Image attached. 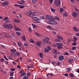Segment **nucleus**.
I'll return each instance as SVG.
<instances>
[{"mask_svg": "<svg viewBox=\"0 0 79 79\" xmlns=\"http://www.w3.org/2000/svg\"><path fill=\"white\" fill-rule=\"evenodd\" d=\"M56 45L57 46L58 49H61L63 48V44L61 42L57 43L56 44Z\"/></svg>", "mask_w": 79, "mask_h": 79, "instance_id": "f257e3e1", "label": "nucleus"}, {"mask_svg": "<svg viewBox=\"0 0 79 79\" xmlns=\"http://www.w3.org/2000/svg\"><path fill=\"white\" fill-rule=\"evenodd\" d=\"M50 39L49 38L46 37L43 40V41L44 44H48V40ZM49 44H51V43L50 42H49Z\"/></svg>", "mask_w": 79, "mask_h": 79, "instance_id": "f03ea898", "label": "nucleus"}, {"mask_svg": "<svg viewBox=\"0 0 79 79\" xmlns=\"http://www.w3.org/2000/svg\"><path fill=\"white\" fill-rule=\"evenodd\" d=\"M61 2L59 0H55L54 1V5H55L56 6H58L60 5Z\"/></svg>", "mask_w": 79, "mask_h": 79, "instance_id": "7ed1b4c3", "label": "nucleus"}, {"mask_svg": "<svg viewBox=\"0 0 79 79\" xmlns=\"http://www.w3.org/2000/svg\"><path fill=\"white\" fill-rule=\"evenodd\" d=\"M49 24H52V25H55L57 24V22L55 20H50L48 22Z\"/></svg>", "mask_w": 79, "mask_h": 79, "instance_id": "20e7f679", "label": "nucleus"}, {"mask_svg": "<svg viewBox=\"0 0 79 79\" xmlns=\"http://www.w3.org/2000/svg\"><path fill=\"white\" fill-rule=\"evenodd\" d=\"M33 19L34 20H35V21H36V23H40V19H39V18L37 17H33Z\"/></svg>", "mask_w": 79, "mask_h": 79, "instance_id": "39448f33", "label": "nucleus"}, {"mask_svg": "<svg viewBox=\"0 0 79 79\" xmlns=\"http://www.w3.org/2000/svg\"><path fill=\"white\" fill-rule=\"evenodd\" d=\"M32 12L31 11V10H29L27 13L26 15L28 16H30V17H32Z\"/></svg>", "mask_w": 79, "mask_h": 79, "instance_id": "423d86ee", "label": "nucleus"}, {"mask_svg": "<svg viewBox=\"0 0 79 79\" xmlns=\"http://www.w3.org/2000/svg\"><path fill=\"white\" fill-rule=\"evenodd\" d=\"M46 18L49 20H50V19L54 20L55 19V18L54 17L50 16V15H47L46 16Z\"/></svg>", "mask_w": 79, "mask_h": 79, "instance_id": "0eeeda50", "label": "nucleus"}, {"mask_svg": "<svg viewBox=\"0 0 79 79\" xmlns=\"http://www.w3.org/2000/svg\"><path fill=\"white\" fill-rule=\"evenodd\" d=\"M7 28L8 29H13V26L11 23H9L7 25Z\"/></svg>", "mask_w": 79, "mask_h": 79, "instance_id": "6e6552de", "label": "nucleus"}, {"mask_svg": "<svg viewBox=\"0 0 79 79\" xmlns=\"http://www.w3.org/2000/svg\"><path fill=\"white\" fill-rule=\"evenodd\" d=\"M14 27L15 30L16 31H20L21 29L19 28L16 25H14Z\"/></svg>", "mask_w": 79, "mask_h": 79, "instance_id": "1a4fd4ad", "label": "nucleus"}, {"mask_svg": "<svg viewBox=\"0 0 79 79\" xmlns=\"http://www.w3.org/2000/svg\"><path fill=\"white\" fill-rule=\"evenodd\" d=\"M72 16L74 17V18H77V13L76 12H74L72 13Z\"/></svg>", "mask_w": 79, "mask_h": 79, "instance_id": "9d476101", "label": "nucleus"}, {"mask_svg": "<svg viewBox=\"0 0 79 79\" xmlns=\"http://www.w3.org/2000/svg\"><path fill=\"white\" fill-rule=\"evenodd\" d=\"M59 59L60 61H62L64 59V56H60L59 57Z\"/></svg>", "mask_w": 79, "mask_h": 79, "instance_id": "9b49d317", "label": "nucleus"}, {"mask_svg": "<svg viewBox=\"0 0 79 79\" xmlns=\"http://www.w3.org/2000/svg\"><path fill=\"white\" fill-rule=\"evenodd\" d=\"M73 29L75 32H78V31H79V30H78V29L77 28H76V27L75 26H74L73 27Z\"/></svg>", "mask_w": 79, "mask_h": 79, "instance_id": "f8f14e48", "label": "nucleus"}, {"mask_svg": "<svg viewBox=\"0 0 79 79\" xmlns=\"http://www.w3.org/2000/svg\"><path fill=\"white\" fill-rule=\"evenodd\" d=\"M10 52L11 53H15L16 51V50L15 49H12L10 50Z\"/></svg>", "mask_w": 79, "mask_h": 79, "instance_id": "ddd939ff", "label": "nucleus"}, {"mask_svg": "<svg viewBox=\"0 0 79 79\" xmlns=\"http://www.w3.org/2000/svg\"><path fill=\"white\" fill-rule=\"evenodd\" d=\"M36 44L37 46H38V47H40V45H41V43H40V42H36Z\"/></svg>", "mask_w": 79, "mask_h": 79, "instance_id": "4468645a", "label": "nucleus"}, {"mask_svg": "<svg viewBox=\"0 0 79 79\" xmlns=\"http://www.w3.org/2000/svg\"><path fill=\"white\" fill-rule=\"evenodd\" d=\"M68 62L70 63H72L73 62V60L72 59H70L69 60Z\"/></svg>", "mask_w": 79, "mask_h": 79, "instance_id": "2eb2a0df", "label": "nucleus"}, {"mask_svg": "<svg viewBox=\"0 0 79 79\" xmlns=\"http://www.w3.org/2000/svg\"><path fill=\"white\" fill-rule=\"evenodd\" d=\"M32 17H34V16H37V14L36 12H34L32 14Z\"/></svg>", "mask_w": 79, "mask_h": 79, "instance_id": "dca6fc26", "label": "nucleus"}, {"mask_svg": "<svg viewBox=\"0 0 79 79\" xmlns=\"http://www.w3.org/2000/svg\"><path fill=\"white\" fill-rule=\"evenodd\" d=\"M3 26L4 27H5L6 28H7L8 27V24H6V23H4V24L3 25Z\"/></svg>", "mask_w": 79, "mask_h": 79, "instance_id": "f3484780", "label": "nucleus"}, {"mask_svg": "<svg viewBox=\"0 0 79 79\" xmlns=\"http://www.w3.org/2000/svg\"><path fill=\"white\" fill-rule=\"evenodd\" d=\"M57 38L59 39L60 40H63V38L62 37V36H57Z\"/></svg>", "mask_w": 79, "mask_h": 79, "instance_id": "a211bd4d", "label": "nucleus"}, {"mask_svg": "<svg viewBox=\"0 0 79 79\" xmlns=\"http://www.w3.org/2000/svg\"><path fill=\"white\" fill-rule=\"evenodd\" d=\"M8 3H9V2H3L2 5H8Z\"/></svg>", "mask_w": 79, "mask_h": 79, "instance_id": "6ab92c4d", "label": "nucleus"}, {"mask_svg": "<svg viewBox=\"0 0 79 79\" xmlns=\"http://www.w3.org/2000/svg\"><path fill=\"white\" fill-rule=\"evenodd\" d=\"M69 76H70L71 77L73 78V77H74V74H73V73H71L69 74Z\"/></svg>", "mask_w": 79, "mask_h": 79, "instance_id": "aec40b11", "label": "nucleus"}, {"mask_svg": "<svg viewBox=\"0 0 79 79\" xmlns=\"http://www.w3.org/2000/svg\"><path fill=\"white\" fill-rule=\"evenodd\" d=\"M22 39L23 41H25V40H26V38L25 37V36H24V35H23L22 36Z\"/></svg>", "mask_w": 79, "mask_h": 79, "instance_id": "412c9836", "label": "nucleus"}, {"mask_svg": "<svg viewBox=\"0 0 79 79\" xmlns=\"http://www.w3.org/2000/svg\"><path fill=\"white\" fill-rule=\"evenodd\" d=\"M10 76H13L14 75V73L13 72H10Z\"/></svg>", "mask_w": 79, "mask_h": 79, "instance_id": "4be33fe9", "label": "nucleus"}, {"mask_svg": "<svg viewBox=\"0 0 79 79\" xmlns=\"http://www.w3.org/2000/svg\"><path fill=\"white\" fill-rule=\"evenodd\" d=\"M63 16L64 17H65V18H66V17H67V16H68V15L67 14V13H64V14H63Z\"/></svg>", "mask_w": 79, "mask_h": 79, "instance_id": "5701e85b", "label": "nucleus"}, {"mask_svg": "<svg viewBox=\"0 0 79 79\" xmlns=\"http://www.w3.org/2000/svg\"><path fill=\"white\" fill-rule=\"evenodd\" d=\"M47 48L48 49V51H50V50H52V48H51V47L50 46H47Z\"/></svg>", "mask_w": 79, "mask_h": 79, "instance_id": "b1692460", "label": "nucleus"}, {"mask_svg": "<svg viewBox=\"0 0 79 79\" xmlns=\"http://www.w3.org/2000/svg\"><path fill=\"white\" fill-rule=\"evenodd\" d=\"M14 21L15 23H20V21L17 19H15Z\"/></svg>", "mask_w": 79, "mask_h": 79, "instance_id": "393cba45", "label": "nucleus"}, {"mask_svg": "<svg viewBox=\"0 0 79 79\" xmlns=\"http://www.w3.org/2000/svg\"><path fill=\"white\" fill-rule=\"evenodd\" d=\"M56 50V49H53L52 51V53H56L57 52Z\"/></svg>", "mask_w": 79, "mask_h": 79, "instance_id": "a878e982", "label": "nucleus"}, {"mask_svg": "<svg viewBox=\"0 0 79 79\" xmlns=\"http://www.w3.org/2000/svg\"><path fill=\"white\" fill-rule=\"evenodd\" d=\"M73 39L74 42H76V40H77V37L76 36H74Z\"/></svg>", "mask_w": 79, "mask_h": 79, "instance_id": "bb28decb", "label": "nucleus"}, {"mask_svg": "<svg viewBox=\"0 0 79 79\" xmlns=\"http://www.w3.org/2000/svg\"><path fill=\"white\" fill-rule=\"evenodd\" d=\"M9 19L8 18V17H4V18L3 20V21H5L6 20V19Z\"/></svg>", "mask_w": 79, "mask_h": 79, "instance_id": "cd10ccee", "label": "nucleus"}, {"mask_svg": "<svg viewBox=\"0 0 79 79\" xmlns=\"http://www.w3.org/2000/svg\"><path fill=\"white\" fill-rule=\"evenodd\" d=\"M39 55L41 58H42L43 57V54L41 52L39 53Z\"/></svg>", "mask_w": 79, "mask_h": 79, "instance_id": "c85d7f7f", "label": "nucleus"}, {"mask_svg": "<svg viewBox=\"0 0 79 79\" xmlns=\"http://www.w3.org/2000/svg\"><path fill=\"white\" fill-rule=\"evenodd\" d=\"M64 11V10H63V8H61L60 9V12H61V13H63V12Z\"/></svg>", "mask_w": 79, "mask_h": 79, "instance_id": "c756f323", "label": "nucleus"}, {"mask_svg": "<svg viewBox=\"0 0 79 79\" xmlns=\"http://www.w3.org/2000/svg\"><path fill=\"white\" fill-rule=\"evenodd\" d=\"M21 3L22 4V5H23V4H25V1L23 0H22L21 1Z\"/></svg>", "mask_w": 79, "mask_h": 79, "instance_id": "7c9ffc66", "label": "nucleus"}, {"mask_svg": "<svg viewBox=\"0 0 79 79\" xmlns=\"http://www.w3.org/2000/svg\"><path fill=\"white\" fill-rule=\"evenodd\" d=\"M32 26L34 28V29H36V28H37V26H36L35 25H34V24H32Z\"/></svg>", "mask_w": 79, "mask_h": 79, "instance_id": "2f4dec72", "label": "nucleus"}, {"mask_svg": "<svg viewBox=\"0 0 79 79\" xmlns=\"http://www.w3.org/2000/svg\"><path fill=\"white\" fill-rule=\"evenodd\" d=\"M29 42H30L31 43H33V44H34V41H33V40L32 39L30 40Z\"/></svg>", "mask_w": 79, "mask_h": 79, "instance_id": "473e14b6", "label": "nucleus"}, {"mask_svg": "<svg viewBox=\"0 0 79 79\" xmlns=\"http://www.w3.org/2000/svg\"><path fill=\"white\" fill-rule=\"evenodd\" d=\"M67 72H69L71 71V69L69 68H68L67 69Z\"/></svg>", "mask_w": 79, "mask_h": 79, "instance_id": "72a5a7b5", "label": "nucleus"}, {"mask_svg": "<svg viewBox=\"0 0 79 79\" xmlns=\"http://www.w3.org/2000/svg\"><path fill=\"white\" fill-rule=\"evenodd\" d=\"M44 52H46V53H47L48 52V49L47 48H46L44 49Z\"/></svg>", "mask_w": 79, "mask_h": 79, "instance_id": "f704fd0d", "label": "nucleus"}, {"mask_svg": "<svg viewBox=\"0 0 79 79\" xmlns=\"http://www.w3.org/2000/svg\"><path fill=\"white\" fill-rule=\"evenodd\" d=\"M12 37H15V32H13L12 33Z\"/></svg>", "mask_w": 79, "mask_h": 79, "instance_id": "c9c22d12", "label": "nucleus"}, {"mask_svg": "<svg viewBox=\"0 0 79 79\" xmlns=\"http://www.w3.org/2000/svg\"><path fill=\"white\" fill-rule=\"evenodd\" d=\"M15 55H16V56H18L19 55V53L16 52V53H15Z\"/></svg>", "mask_w": 79, "mask_h": 79, "instance_id": "e433bc0d", "label": "nucleus"}, {"mask_svg": "<svg viewBox=\"0 0 79 79\" xmlns=\"http://www.w3.org/2000/svg\"><path fill=\"white\" fill-rule=\"evenodd\" d=\"M32 2L33 3H35L37 2V0H32Z\"/></svg>", "mask_w": 79, "mask_h": 79, "instance_id": "4c0bfd02", "label": "nucleus"}, {"mask_svg": "<svg viewBox=\"0 0 79 79\" xmlns=\"http://www.w3.org/2000/svg\"><path fill=\"white\" fill-rule=\"evenodd\" d=\"M51 10L52 11V12H55V10L52 8H51Z\"/></svg>", "mask_w": 79, "mask_h": 79, "instance_id": "58836bf2", "label": "nucleus"}, {"mask_svg": "<svg viewBox=\"0 0 79 79\" xmlns=\"http://www.w3.org/2000/svg\"><path fill=\"white\" fill-rule=\"evenodd\" d=\"M18 45H19V46H21V42H18Z\"/></svg>", "mask_w": 79, "mask_h": 79, "instance_id": "ea45409f", "label": "nucleus"}, {"mask_svg": "<svg viewBox=\"0 0 79 79\" xmlns=\"http://www.w3.org/2000/svg\"><path fill=\"white\" fill-rule=\"evenodd\" d=\"M6 34L7 35H5V37H7V38L9 37V35H8V33H7Z\"/></svg>", "mask_w": 79, "mask_h": 79, "instance_id": "a19ab883", "label": "nucleus"}, {"mask_svg": "<svg viewBox=\"0 0 79 79\" xmlns=\"http://www.w3.org/2000/svg\"><path fill=\"white\" fill-rule=\"evenodd\" d=\"M44 16H41L40 17V19H44Z\"/></svg>", "mask_w": 79, "mask_h": 79, "instance_id": "79ce46f5", "label": "nucleus"}, {"mask_svg": "<svg viewBox=\"0 0 79 79\" xmlns=\"http://www.w3.org/2000/svg\"><path fill=\"white\" fill-rule=\"evenodd\" d=\"M64 55H67L68 56V55H69V53L67 52H65L64 53Z\"/></svg>", "mask_w": 79, "mask_h": 79, "instance_id": "37998d69", "label": "nucleus"}, {"mask_svg": "<svg viewBox=\"0 0 79 79\" xmlns=\"http://www.w3.org/2000/svg\"><path fill=\"white\" fill-rule=\"evenodd\" d=\"M35 34L36 35H37V36H39L40 37L41 36V35L38 33H36Z\"/></svg>", "mask_w": 79, "mask_h": 79, "instance_id": "c03bdc74", "label": "nucleus"}, {"mask_svg": "<svg viewBox=\"0 0 79 79\" xmlns=\"http://www.w3.org/2000/svg\"><path fill=\"white\" fill-rule=\"evenodd\" d=\"M10 70L12 71H15V69L13 68H11L10 69Z\"/></svg>", "mask_w": 79, "mask_h": 79, "instance_id": "a18cd8bd", "label": "nucleus"}, {"mask_svg": "<svg viewBox=\"0 0 79 79\" xmlns=\"http://www.w3.org/2000/svg\"><path fill=\"white\" fill-rule=\"evenodd\" d=\"M23 79H28V77H27L26 76H25L23 77Z\"/></svg>", "mask_w": 79, "mask_h": 79, "instance_id": "49530a36", "label": "nucleus"}, {"mask_svg": "<svg viewBox=\"0 0 79 79\" xmlns=\"http://www.w3.org/2000/svg\"><path fill=\"white\" fill-rule=\"evenodd\" d=\"M16 34H17V35H21V33L18 32H16Z\"/></svg>", "mask_w": 79, "mask_h": 79, "instance_id": "de8ad7c7", "label": "nucleus"}, {"mask_svg": "<svg viewBox=\"0 0 79 79\" xmlns=\"http://www.w3.org/2000/svg\"><path fill=\"white\" fill-rule=\"evenodd\" d=\"M31 75V73L30 72H29L28 73H27V76L28 77L29 76Z\"/></svg>", "mask_w": 79, "mask_h": 79, "instance_id": "09e8293b", "label": "nucleus"}, {"mask_svg": "<svg viewBox=\"0 0 79 79\" xmlns=\"http://www.w3.org/2000/svg\"><path fill=\"white\" fill-rule=\"evenodd\" d=\"M55 40L56 41V42H59L60 41V40L58 39H55Z\"/></svg>", "mask_w": 79, "mask_h": 79, "instance_id": "8fccbe9b", "label": "nucleus"}, {"mask_svg": "<svg viewBox=\"0 0 79 79\" xmlns=\"http://www.w3.org/2000/svg\"><path fill=\"white\" fill-rule=\"evenodd\" d=\"M1 62H2V63H3V61H4V59L3 58H1V60H0Z\"/></svg>", "mask_w": 79, "mask_h": 79, "instance_id": "3c124183", "label": "nucleus"}, {"mask_svg": "<svg viewBox=\"0 0 79 79\" xmlns=\"http://www.w3.org/2000/svg\"><path fill=\"white\" fill-rule=\"evenodd\" d=\"M5 22L6 23H10V21L9 20H6L5 21Z\"/></svg>", "mask_w": 79, "mask_h": 79, "instance_id": "603ef678", "label": "nucleus"}, {"mask_svg": "<svg viewBox=\"0 0 79 79\" xmlns=\"http://www.w3.org/2000/svg\"><path fill=\"white\" fill-rule=\"evenodd\" d=\"M24 6L21 5H20L19 8H24Z\"/></svg>", "mask_w": 79, "mask_h": 79, "instance_id": "864d4df0", "label": "nucleus"}, {"mask_svg": "<svg viewBox=\"0 0 79 79\" xmlns=\"http://www.w3.org/2000/svg\"><path fill=\"white\" fill-rule=\"evenodd\" d=\"M49 2L50 3L52 4V3H53V0H49Z\"/></svg>", "mask_w": 79, "mask_h": 79, "instance_id": "5fc2aeb1", "label": "nucleus"}, {"mask_svg": "<svg viewBox=\"0 0 79 79\" xmlns=\"http://www.w3.org/2000/svg\"><path fill=\"white\" fill-rule=\"evenodd\" d=\"M47 27L49 29H52V27H51V26H47Z\"/></svg>", "mask_w": 79, "mask_h": 79, "instance_id": "6e6d98bb", "label": "nucleus"}, {"mask_svg": "<svg viewBox=\"0 0 79 79\" xmlns=\"http://www.w3.org/2000/svg\"><path fill=\"white\" fill-rule=\"evenodd\" d=\"M48 74L49 76H53V73H49Z\"/></svg>", "mask_w": 79, "mask_h": 79, "instance_id": "4d7b16f0", "label": "nucleus"}, {"mask_svg": "<svg viewBox=\"0 0 79 79\" xmlns=\"http://www.w3.org/2000/svg\"><path fill=\"white\" fill-rule=\"evenodd\" d=\"M76 47H73L72 48V50H76Z\"/></svg>", "mask_w": 79, "mask_h": 79, "instance_id": "13d9d810", "label": "nucleus"}, {"mask_svg": "<svg viewBox=\"0 0 79 79\" xmlns=\"http://www.w3.org/2000/svg\"><path fill=\"white\" fill-rule=\"evenodd\" d=\"M8 58L9 59V60H13V58L11 56H9L8 57Z\"/></svg>", "mask_w": 79, "mask_h": 79, "instance_id": "bf43d9fd", "label": "nucleus"}, {"mask_svg": "<svg viewBox=\"0 0 79 79\" xmlns=\"http://www.w3.org/2000/svg\"><path fill=\"white\" fill-rule=\"evenodd\" d=\"M4 57L5 59V60H8V59L7 58H6V56H4Z\"/></svg>", "mask_w": 79, "mask_h": 79, "instance_id": "052dcab7", "label": "nucleus"}, {"mask_svg": "<svg viewBox=\"0 0 79 79\" xmlns=\"http://www.w3.org/2000/svg\"><path fill=\"white\" fill-rule=\"evenodd\" d=\"M76 45V43H75V42H74L72 44V45L73 46H74Z\"/></svg>", "mask_w": 79, "mask_h": 79, "instance_id": "680f3d73", "label": "nucleus"}, {"mask_svg": "<svg viewBox=\"0 0 79 79\" xmlns=\"http://www.w3.org/2000/svg\"><path fill=\"white\" fill-rule=\"evenodd\" d=\"M52 63L53 64H56V62L54 61L52 62Z\"/></svg>", "mask_w": 79, "mask_h": 79, "instance_id": "e2e57ef3", "label": "nucleus"}, {"mask_svg": "<svg viewBox=\"0 0 79 79\" xmlns=\"http://www.w3.org/2000/svg\"><path fill=\"white\" fill-rule=\"evenodd\" d=\"M17 3H18L19 4H20V5H22V3L21 2H20L19 1H18L17 2Z\"/></svg>", "mask_w": 79, "mask_h": 79, "instance_id": "0e129e2a", "label": "nucleus"}, {"mask_svg": "<svg viewBox=\"0 0 79 79\" xmlns=\"http://www.w3.org/2000/svg\"><path fill=\"white\" fill-rule=\"evenodd\" d=\"M69 52L70 53H73V51H69Z\"/></svg>", "mask_w": 79, "mask_h": 79, "instance_id": "69168bd1", "label": "nucleus"}, {"mask_svg": "<svg viewBox=\"0 0 79 79\" xmlns=\"http://www.w3.org/2000/svg\"><path fill=\"white\" fill-rule=\"evenodd\" d=\"M56 65H60V63L59 62H58L56 64Z\"/></svg>", "mask_w": 79, "mask_h": 79, "instance_id": "338daca9", "label": "nucleus"}, {"mask_svg": "<svg viewBox=\"0 0 79 79\" xmlns=\"http://www.w3.org/2000/svg\"><path fill=\"white\" fill-rule=\"evenodd\" d=\"M77 73H79V69H78L77 70Z\"/></svg>", "mask_w": 79, "mask_h": 79, "instance_id": "774afa93", "label": "nucleus"}]
</instances>
